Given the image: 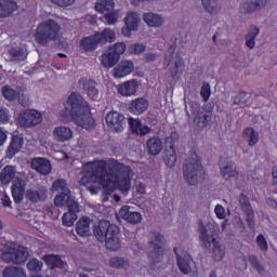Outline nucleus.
I'll use <instances>...</instances> for the list:
<instances>
[{
    "mask_svg": "<svg viewBox=\"0 0 277 277\" xmlns=\"http://www.w3.org/2000/svg\"><path fill=\"white\" fill-rule=\"evenodd\" d=\"M84 176L80 180V185L88 187L92 195L98 194L103 189L105 195L103 201L107 202L109 196L117 188L123 194L131 189V176L133 170L117 160H97L84 164Z\"/></svg>",
    "mask_w": 277,
    "mask_h": 277,
    "instance_id": "f257e3e1",
    "label": "nucleus"
},
{
    "mask_svg": "<svg viewBox=\"0 0 277 277\" xmlns=\"http://www.w3.org/2000/svg\"><path fill=\"white\" fill-rule=\"evenodd\" d=\"M62 120H70L77 127L82 129H94L95 121L92 118L90 104L79 93H71L64 104V109L61 110Z\"/></svg>",
    "mask_w": 277,
    "mask_h": 277,
    "instance_id": "f03ea898",
    "label": "nucleus"
},
{
    "mask_svg": "<svg viewBox=\"0 0 277 277\" xmlns=\"http://www.w3.org/2000/svg\"><path fill=\"white\" fill-rule=\"evenodd\" d=\"M217 233V224L211 220H199L198 221V234L201 247L206 250L212 248V259L214 261H223L226 256V247L217 241L215 235Z\"/></svg>",
    "mask_w": 277,
    "mask_h": 277,
    "instance_id": "7ed1b4c3",
    "label": "nucleus"
},
{
    "mask_svg": "<svg viewBox=\"0 0 277 277\" xmlns=\"http://www.w3.org/2000/svg\"><path fill=\"white\" fill-rule=\"evenodd\" d=\"M94 237L97 241H105L107 250L111 252H117L122 248V242L120 241V227L116 224H111L109 221L102 220L94 227Z\"/></svg>",
    "mask_w": 277,
    "mask_h": 277,
    "instance_id": "20e7f679",
    "label": "nucleus"
},
{
    "mask_svg": "<svg viewBox=\"0 0 277 277\" xmlns=\"http://www.w3.org/2000/svg\"><path fill=\"white\" fill-rule=\"evenodd\" d=\"M184 180L187 185H198L205 179V171L202 170V162L198 154L190 153L184 161L183 166Z\"/></svg>",
    "mask_w": 277,
    "mask_h": 277,
    "instance_id": "39448f33",
    "label": "nucleus"
},
{
    "mask_svg": "<svg viewBox=\"0 0 277 277\" xmlns=\"http://www.w3.org/2000/svg\"><path fill=\"white\" fill-rule=\"evenodd\" d=\"M62 26L54 19H48L38 24L35 31V40L37 44L47 47L49 42H53L60 38Z\"/></svg>",
    "mask_w": 277,
    "mask_h": 277,
    "instance_id": "423d86ee",
    "label": "nucleus"
},
{
    "mask_svg": "<svg viewBox=\"0 0 277 277\" xmlns=\"http://www.w3.org/2000/svg\"><path fill=\"white\" fill-rule=\"evenodd\" d=\"M185 111L187 116H189V111L195 116L193 122L197 129H207L209 122H211V118L213 117V113H211V110L200 107V104L197 102H190L188 106H186Z\"/></svg>",
    "mask_w": 277,
    "mask_h": 277,
    "instance_id": "0eeeda50",
    "label": "nucleus"
},
{
    "mask_svg": "<svg viewBox=\"0 0 277 277\" xmlns=\"http://www.w3.org/2000/svg\"><path fill=\"white\" fill-rule=\"evenodd\" d=\"M2 261L5 263H14L16 265L25 263L29 259V251L25 247L16 246L9 247L1 255Z\"/></svg>",
    "mask_w": 277,
    "mask_h": 277,
    "instance_id": "6e6552de",
    "label": "nucleus"
},
{
    "mask_svg": "<svg viewBox=\"0 0 277 277\" xmlns=\"http://www.w3.org/2000/svg\"><path fill=\"white\" fill-rule=\"evenodd\" d=\"M163 246H166V238L158 232H153L149 236L150 259L154 263H160L163 259Z\"/></svg>",
    "mask_w": 277,
    "mask_h": 277,
    "instance_id": "1a4fd4ad",
    "label": "nucleus"
},
{
    "mask_svg": "<svg viewBox=\"0 0 277 277\" xmlns=\"http://www.w3.org/2000/svg\"><path fill=\"white\" fill-rule=\"evenodd\" d=\"M42 122V113L36 109H26L18 116V124L26 129H34Z\"/></svg>",
    "mask_w": 277,
    "mask_h": 277,
    "instance_id": "9d476101",
    "label": "nucleus"
},
{
    "mask_svg": "<svg viewBox=\"0 0 277 277\" xmlns=\"http://www.w3.org/2000/svg\"><path fill=\"white\" fill-rule=\"evenodd\" d=\"M271 0H242L240 3V14L243 16H252L261 10H265L269 5Z\"/></svg>",
    "mask_w": 277,
    "mask_h": 277,
    "instance_id": "9b49d317",
    "label": "nucleus"
},
{
    "mask_svg": "<svg viewBox=\"0 0 277 277\" xmlns=\"http://www.w3.org/2000/svg\"><path fill=\"white\" fill-rule=\"evenodd\" d=\"M135 70V65H133L132 61H121L114 69H113V77L115 79H122L131 75Z\"/></svg>",
    "mask_w": 277,
    "mask_h": 277,
    "instance_id": "f8f14e48",
    "label": "nucleus"
},
{
    "mask_svg": "<svg viewBox=\"0 0 277 277\" xmlns=\"http://www.w3.org/2000/svg\"><path fill=\"white\" fill-rule=\"evenodd\" d=\"M143 22L147 27L159 29V27H163V25H166V17L159 13L147 12L143 14Z\"/></svg>",
    "mask_w": 277,
    "mask_h": 277,
    "instance_id": "ddd939ff",
    "label": "nucleus"
},
{
    "mask_svg": "<svg viewBox=\"0 0 277 277\" xmlns=\"http://www.w3.org/2000/svg\"><path fill=\"white\" fill-rule=\"evenodd\" d=\"M106 124L113 131H122V124H124V115L118 111H111L106 115Z\"/></svg>",
    "mask_w": 277,
    "mask_h": 277,
    "instance_id": "4468645a",
    "label": "nucleus"
},
{
    "mask_svg": "<svg viewBox=\"0 0 277 277\" xmlns=\"http://www.w3.org/2000/svg\"><path fill=\"white\" fill-rule=\"evenodd\" d=\"M137 88H140V82H137L136 79H132L119 84L117 92L121 94V96H135Z\"/></svg>",
    "mask_w": 277,
    "mask_h": 277,
    "instance_id": "2eb2a0df",
    "label": "nucleus"
},
{
    "mask_svg": "<svg viewBox=\"0 0 277 277\" xmlns=\"http://www.w3.org/2000/svg\"><path fill=\"white\" fill-rule=\"evenodd\" d=\"M30 167L32 170L39 174H42L43 176L51 174V161H49L47 158H34L30 162Z\"/></svg>",
    "mask_w": 277,
    "mask_h": 277,
    "instance_id": "dca6fc26",
    "label": "nucleus"
},
{
    "mask_svg": "<svg viewBox=\"0 0 277 277\" xmlns=\"http://www.w3.org/2000/svg\"><path fill=\"white\" fill-rule=\"evenodd\" d=\"M78 85L79 89L83 90L93 101L98 98V90H96V82L94 80L82 78L79 80Z\"/></svg>",
    "mask_w": 277,
    "mask_h": 277,
    "instance_id": "f3484780",
    "label": "nucleus"
},
{
    "mask_svg": "<svg viewBox=\"0 0 277 277\" xmlns=\"http://www.w3.org/2000/svg\"><path fill=\"white\" fill-rule=\"evenodd\" d=\"M47 194L49 190L47 187H39L38 189H28L26 192V198L34 205H38V202H44L48 198Z\"/></svg>",
    "mask_w": 277,
    "mask_h": 277,
    "instance_id": "a211bd4d",
    "label": "nucleus"
},
{
    "mask_svg": "<svg viewBox=\"0 0 277 277\" xmlns=\"http://www.w3.org/2000/svg\"><path fill=\"white\" fill-rule=\"evenodd\" d=\"M52 135L55 142H70L74 137L72 129L66 126H58L54 128Z\"/></svg>",
    "mask_w": 277,
    "mask_h": 277,
    "instance_id": "6ab92c4d",
    "label": "nucleus"
},
{
    "mask_svg": "<svg viewBox=\"0 0 277 277\" xmlns=\"http://www.w3.org/2000/svg\"><path fill=\"white\" fill-rule=\"evenodd\" d=\"M129 206H123L118 213L121 220H126L129 224H140L142 222V214L140 212H131Z\"/></svg>",
    "mask_w": 277,
    "mask_h": 277,
    "instance_id": "aec40b11",
    "label": "nucleus"
},
{
    "mask_svg": "<svg viewBox=\"0 0 277 277\" xmlns=\"http://www.w3.org/2000/svg\"><path fill=\"white\" fill-rule=\"evenodd\" d=\"M174 252L177 258V265L180 267V272L182 274H189L192 272V266L194 265V261H192V258L187 253H179V249H174Z\"/></svg>",
    "mask_w": 277,
    "mask_h": 277,
    "instance_id": "412c9836",
    "label": "nucleus"
},
{
    "mask_svg": "<svg viewBox=\"0 0 277 277\" xmlns=\"http://www.w3.org/2000/svg\"><path fill=\"white\" fill-rule=\"evenodd\" d=\"M166 62H169V70L173 79L185 70V63L180 56H175L173 60L170 56L166 57Z\"/></svg>",
    "mask_w": 277,
    "mask_h": 277,
    "instance_id": "4be33fe9",
    "label": "nucleus"
},
{
    "mask_svg": "<svg viewBox=\"0 0 277 277\" xmlns=\"http://www.w3.org/2000/svg\"><path fill=\"white\" fill-rule=\"evenodd\" d=\"M92 220L88 216H82L76 224V233L80 237H90L92 235Z\"/></svg>",
    "mask_w": 277,
    "mask_h": 277,
    "instance_id": "5701e85b",
    "label": "nucleus"
},
{
    "mask_svg": "<svg viewBox=\"0 0 277 277\" xmlns=\"http://www.w3.org/2000/svg\"><path fill=\"white\" fill-rule=\"evenodd\" d=\"M119 61L118 54H115L111 48H108L101 56V64L104 68H114Z\"/></svg>",
    "mask_w": 277,
    "mask_h": 277,
    "instance_id": "b1692460",
    "label": "nucleus"
},
{
    "mask_svg": "<svg viewBox=\"0 0 277 277\" xmlns=\"http://www.w3.org/2000/svg\"><path fill=\"white\" fill-rule=\"evenodd\" d=\"M18 10V4L14 0H0V18H8Z\"/></svg>",
    "mask_w": 277,
    "mask_h": 277,
    "instance_id": "393cba45",
    "label": "nucleus"
},
{
    "mask_svg": "<svg viewBox=\"0 0 277 277\" xmlns=\"http://www.w3.org/2000/svg\"><path fill=\"white\" fill-rule=\"evenodd\" d=\"M261 34V28H259L256 25H251L247 34L245 36V47L247 49H254L256 47V37Z\"/></svg>",
    "mask_w": 277,
    "mask_h": 277,
    "instance_id": "a878e982",
    "label": "nucleus"
},
{
    "mask_svg": "<svg viewBox=\"0 0 277 277\" xmlns=\"http://www.w3.org/2000/svg\"><path fill=\"white\" fill-rule=\"evenodd\" d=\"M146 148L148 155L156 157V155H159V153L163 150V142H161V138H159V136L150 137L146 142Z\"/></svg>",
    "mask_w": 277,
    "mask_h": 277,
    "instance_id": "bb28decb",
    "label": "nucleus"
},
{
    "mask_svg": "<svg viewBox=\"0 0 277 277\" xmlns=\"http://www.w3.org/2000/svg\"><path fill=\"white\" fill-rule=\"evenodd\" d=\"M12 196L15 202H22L25 196V182L21 177H16L12 186Z\"/></svg>",
    "mask_w": 277,
    "mask_h": 277,
    "instance_id": "cd10ccee",
    "label": "nucleus"
},
{
    "mask_svg": "<svg viewBox=\"0 0 277 277\" xmlns=\"http://www.w3.org/2000/svg\"><path fill=\"white\" fill-rule=\"evenodd\" d=\"M148 109V100L144 97H137L133 100L130 104V111L135 114V116H141Z\"/></svg>",
    "mask_w": 277,
    "mask_h": 277,
    "instance_id": "c85d7f7f",
    "label": "nucleus"
},
{
    "mask_svg": "<svg viewBox=\"0 0 277 277\" xmlns=\"http://www.w3.org/2000/svg\"><path fill=\"white\" fill-rule=\"evenodd\" d=\"M129 124L134 135H148V133L151 131L149 127L142 124V121H140V119L130 118Z\"/></svg>",
    "mask_w": 277,
    "mask_h": 277,
    "instance_id": "c756f323",
    "label": "nucleus"
},
{
    "mask_svg": "<svg viewBox=\"0 0 277 277\" xmlns=\"http://www.w3.org/2000/svg\"><path fill=\"white\" fill-rule=\"evenodd\" d=\"M98 44H101V41H98V37L96 34L93 36L84 37L80 41V49L82 51H96Z\"/></svg>",
    "mask_w": 277,
    "mask_h": 277,
    "instance_id": "7c9ffc66",
    "label": "nucleus"
},
{
    "mask_svg": "<svg viewBox=\"0 0 277 277\" xmlns=\"http://www.w3.org/2000/svg\"><path fill=\"white\" fill-rule=\"evenodd\" d=\"M201 5L207 14L215 15L222 10V0H201Z\"/></svg>",
    "mask_w": 277,
    "mask_h": 277,
    "instance_id": "2f4dec72",
    "label": "nucleus"
},
{
    "mask_svg": "<svg viewBox=\"0 0 277 277\" xmlns=\"http://www.w3.org/2000/svg\"><path fill=\"white\" fill-rule=\"evenodd\" d=\"M123 21L126 27L133 29V31H137L140 29V23H142V18L137 12H129Z\"/></svg>",
    "mask_w": 277,
    "mask_h": 277,
    "instance_id": "473e14b6",
    "label": "nucleus"
},
{
    "mask_svg": "<svg viewBox=\"0 0 277 277\" xmlns=\"http://www.w3.org/2000/svg\"><path fill=\"white\" fill-rule=\"evenodd\" d=\"M23 137L18 135H14L12 137L11 144L6 149V157L8 159H12L16 153L21 151V148H23Z\"/></svg>",
    "mask_w": 277,
    "mask_h": 277,
    "instance_id": "72a5a7b5",
    "label": "nucleus"
},
{
    "mask_svg": "<svg viewBox=\"0 0 277 277\" xmlns=\"http://www.w3.org/2000/svg\"><path fill=\"white\" fill-rule=\"evenodd\" d=\"M95 35L97 36V40L101 47L107 44V42H116V31L110 28H105L101 32H95Z\"/></svg>",
    "mask_w": 277,
    "mask_h": 277,
    "instance_id": "f704fd0d",
    "label": "nucleus"
},
{
    "mask_svg": "<svg viewBox=\"0 0 277 277\" xmlns=\"http://www.w3.org/2000/svg\"><path fill=\"white\" fill-rule=\"evenodd\" d=\"M221 175L225 181H230V179H237V176H239V172H237L235 163L229 162L225 167L221 168Z\"/></svg>",
    "mask_w": 277,
    "mask_h": 277,
    "instance_id": "c9c22d12",
    "label": "nucleus"
},
{
    "mask_svg": "<svg viewBox=\"0 0 277 277\" xmlns=\"http://www.w3.org/2000/svg\"><path fill=\"white\" fill-rule=\"evenodd\" d=\"M115 5L114 0H96L95 10L100 14H105V12H114Z\"/></svg>",
    "mask_w": 277,
    "mask_h": 277,
    "instance_id": "e433bc0d",
    "label": "nucleus"
},
{
    "mask_svg": "<svg viewBox=\"0 0 277 277\" xmlns=\"http://www.w3.org/2000/svg\"><path fill=\"white\" fill-rule=\"evenodd\" d=\"M16 176V169L12 166H6L0 173V181L4 185H9V183Z\"/></svg>",
    "mask_w": 277,
    "mask_h": 277,
    "instance_id": "4c0bfd02",
    "label": "nucleus"
},
{
    "mask_svg": "<svg viewBox=\"0 0 277 277\" xmlns=\"http://www.w3.org/2000/svg\"><path fill=\"white\" fill-rule=\"evenodd\" d=\"M130 265L129 260L124 258L114 256L109 260V266L113 269H129Z\"/></svg>",
    "mask_w": 277,
    "mask_h": 277,
    "instance_id": "58836bf2",
    "label": "nucleus"
},
{
    "mask_svg": "<svg viewBox=\"0 0 277 277\" xmlns=\"http://www.w3.org/2000/svg\"><path fill=\"white\" fill-rule=\"evenodd\" d=\"M43 261L50 265L52 267V269H55V267L57 269H63L64 267V262L62 260V258H60V255H55V254H49L43 256Z\"/></svg>",
    "mask_w": 277,
    "mask_h": 277,
    "instance_id": "ea45409f",
    "label": "nucleus"
},
{
    "mask_svg": "<svg viewBox=\"0 0 277 277\" xmlns=\"http://www.w3.org/2000/svg\"><path fill=\"white\" fill-rule=\"evenodd\" d=\"M164 163L168 168H174L176 164V150L172 145L164 151Z\"/></svg>",
    "mask_w": 277,
    "mask_h": 277,
    "instance_id": "a19ab883",
    "label": "nucleus"
},
{
    "mask_svg": "<svg viewBox=\"0 0 277 277\" xmlns=\"http://www.w3.org/2000/svg\"><path fill=\"white\" fill-rule=\"evenodd\" d=\"M243 136L249 140V146H256V144H259V132H256L253 128H247L243 131Z\"/></svg>",
    "mask_w": 277,
    "mask_h": 277,
    "instance_id": "79ce46f5",
    "label": "nucleus"
},
{
    "mask_svg": "<svg viewBox=\"0 0 277 277\" xmlns=\"http://www.w3.org/2000/svg\"><path fill=\"white\" fill-rule=\"evenodd\" d=\"M3 277H27V275L25 274V269L21 267L9 266L4 268Z\"/></svg>",
    "mask_w": 277,
    "mask_h": 277,
    "instance_id": "37998d69",
    "label": "nucleus"
},
{
    "mask_svg": "<svg viewBox=\"0 0 277 277\" xmlns=\"http://www.w3.org/2000/svg\"><path fill=\"white\" fill-rule=\"evenodd\" d=\"M247 261L250 263L251 267L255 269L258 274H263L265 272V266L261 264V261H259V258L256 255H249L247 258Z\"/></svg>",
    "mask_w": 277,
    "mask_h": 277,
    "instance_id": "c03bdc74",
    "label": "nucleus"
},
{
    "mask_svg": "<svg viewBox=\"0 0 277 277\" xmlns=\"http://www.w3.org/2000/svg\"><path fill=\"white\" fill-rule=\"evenodd\" d=\"M72 197H70V190L69 192H65V193H61L60 195H57L54 198V205L55 207H64L65 205H68V201L71 199Z\"/></svg>",
    "mask_w": 277,
    "mask_h": 277,
    "instance_id": "a18cd8bd",
    "label": "nucleus"
},
{
    "mask_svg": "<svg viewBox=\"0 0 277 277\" xmlns=\"http://www.w3.org/2000/svg\"><path fill=\"white\" fill-rule=\"evenodd\" d=\"M51 190L52 192H62V193L70 192V189H68V184L66 183V180H64V179H58V180L54 181L52 184Z\"/></svg>",
    "mask_w": 277,
    "mask_h": 277,
    "instance_id": "49530a36",
    "label": "nucleus"
},
{
    "mask_svg": "<svg viewBox=\"0 0 277 277\" xmlns=\"http://www.w3.org/2000/svg\"><path fill=\"white\" fill-rule=\"evenodd\" d=\"M9 55L15 61V62H21L27 57V54L25 53L24 49L21 48H12L9 51Z\"/></svg>",
    "mask_w": 277,
    "mask_h": 277,
    "instance_id": "de8ad7c7",
    "label": "nucleus"
},
{
    "mask_svg": "<svg viewBox=\"0 0 277 277\" xmlns=\"http://www.w3.org/2000/svg\"><path fill=\"white\" fill-rule=\"evenodd\" d=\"M2 95L6 101H15V98L18 96V91L12 89L10 85H4L2 88Z\"/></svg>",
    "mask_w": 277,
    "mask_h": 277,
    "instance_id": "09e8293b",
    "label": "nucleus"
},
{
    "mask_svg": "<svg viewBox=\"0 0 277 277\" xmlns=\"http://www.w3.org/2000/svg\"><path fill=\"white\" fill-rule=\"evenodd\" d=\"M43 265L44 263H42V261L38 259H31L27 263V268L29 269V272L38 273V272H42Z\"/></svg>",
    "mask_w": 277,
    "mask_h": 277,
    "instance_id": "8fccbe9b",
    "label": "nucleus"
},
{
    "mask_svg": "<svg viewBox=\"0 0 277 277\" xmlns=\"http://www.w3.org/2000/svg\"><path fill=\"white\" fill-rule=\"evenodd\" d=\"M238 200L240 209L243 211V213L252 211V205H250V199H248V196H246V194H240Z\"/></svg>",
    "mask_w": 277,
    "mask_h": 277,
    "instance_id": "3c124183",
    "label": "nucleus"
},
{
    "mask_svg": "<svg viewBox=\"0 0 277 277\" xmlns=\"http://www.w3.org/2000/svg\"><path fill=\"white\" fill-rule=\"evenodd\" d=\"M250 101V95L246 92H240L235 98L233 105H238L239 107H243Z\"/></svg>",
    "mask_w": 277,
    "mask_h": 277,
    "instance_id": "603ef678",
    "label": "nucleus"
},
{
    "mask_svg": "<svg viewBox=\"0 0 277 277\" xmlns=\"http://www.w3.org/2000/svg\"><path fill=\"white\" fill-rule=\"evenodd\" d=\"M77 214L71 212H65L62 220L64 226H72L77 222Z\"/></svg>",
    "mask_w": 277,
    "mask_h": 277,
    "instance_id": "864d4df0",
    "label": "nucleus"
},
{
    "mask_svg": "<svg viewBox=\"0 0 277 277\" xmlns=\"http://www.w3.org/2000/svg\"><path fill=\"white\" fill-rule=\"evenodd\" d=\"M109 49H113V53H115V55L120 58V56L127 51V44L124 42H118L114 45H110Z\"/></svg>",
    "mask_w": 277,
    "mask_h": 277,
    "instance_id": "5fc2aeb1",
    "label": "nucleus"
},
{
    "mask_svg": "<svg viewBox=\"0 0 277 277\" xmlns=\"http://www.w3.org/2000/svg\"><path fill=\"white\" fill-rule=\"evenodd\" d=\"M255 241L261 252H267V250H269V246L267 245V240L263 234H260Z\"/></svg>",
    "mask_w": 277,
    "mask_h": 277,
    "instance_id": "6e6d98bb",
    "label": "nucleus"
},
{
    "mask_svg": "<svg viewBox=\"0 0 277 277\" xmlns=\"http://www.w3.org/2000/svg\"><path fill=\"white\" fill-rule=\"evenodd\" d=\"M67 208L68 211L67 213H75L77 215V213H79V211H81L79 209V203L77 201H75V199H69V201L67 202Z\"/></svg>",
    "mask_w": 277,
    "mask_h": 277,
    "instance_id": "4d7b16f0",
    "label": "nucleus"
},
{
    "mask_svg": "<svg viewBox=\"0 0 277 277\" xmlns=\"http://www.w3.org/2000/svg\"><path fill=\"white\" fill-rule=\"evenodd\" d=\"M104 18L107 25H116V22L118 21V13L109 11L104 15Z\"/></svg>",
    "mask_w": 277,
    "mask_h": 277,
    "instance_id": "13d9d810",
    "label": "nucleus"
},
{
    "mask_svg": "<svg viewBox=\"0 0 277 277\" xmlns=\"http://www.w3.org/2000/svg\"><path fill=\"white\" fill-rule=\"evenodd\" d=\"M146 51V45L134 43L130 47V53H134V55H140Z\"/></svg>",
    "mask_w": 277,
    "mask_h": 277,
    "instance_id": "bf43d9fd",
    "label": "nucleus"
},
{
    "mask_svg": "<svg viewBox=\"0 0 277 277\" xmlns=\"http://www.w3.org/2000/svg\"><path fill=\"white\" fill-rule=\"evenodd\" d=\"M17 97H18V103L23 107L29 106V96L25 95V92L23 91H17Z\"/></svg>",
    "mask_w": 277,
    "mask_h": 277,
    "instance_id": "052dcab7",
    "label": "nucleus"
},
{
    "mask_svg": "<svg viewBox=\"0 0 277 277\" xmlns=\"http://www.w3.org/2000/svg\"><path fill=\"white\" fill-rule=\"evenodd\" d=\"M0 122L1 124L10 122V110L6 108L0 107Z\"/></svg>",
    "mask_w": 277,
    "mask_h": 277,
    "instance_id": "680f3d73",
    "label": "nucleus"
},
{
    "mask_svg": "<svg viewBox=\"0 0 277 277\" xmlns=\"http://www.w3.org/2000/svg\"><path fill=\"white\" fill-rule=\"evenodd\" d=\"M200 94L203 98V101L207 103L211 96V87L209 84H203L200 91Z\"/></svg>",
    "mask_w": 277,
    "mask_h": 277,
    "instance_id": "e2e57ef3",
    "label": "nucleus"
},
{
    "mask_svg": "<svg viewBox=\"0 0 277 277\" xmlns=\"http://www.w3.org/2000/svg\"><path fill=\"white\" fill-rule=\"evenodd\" d=\"M214 213L219 220H224L226 217V210L224 209V206L217 205L214 209Z\"/></svg>",
    "mask_w": 277,
    "mask_h": 277,
    "instance_id": "0e129e2a",
    "label": "nucleus"
},
{
    "mask_svg": "<svg viewBox=\"0 0 277 277\" xmlns=\"http://www.w3.org/2000/svg\"><path fill=\"white\" fill-rule=\"evenodd\" d=\"M245 213L247 215V224L249 225V227L254 228V210H249L248 212Z\"/></svg>",
    "mask_w": 277,
    "mask_h": 277,
    "instance_id": "69168bd1",
    "label": "nucleus"
},
{
    "mask_svg": "<svg viewBox=\"0 0 277 277\" xmlns=\"http://www.w3.org/2000/svg\"><path fill=\"white\" fill-rule=\"evenodd\" d=\"M52 2L61 8H68V5H72V3H75V0H52Z\"/></svg>",
    "mask_w": 277,
    "mask_h": 277,
    "instance_id": "338daca9",
    "label": "nucleus"
},
{
    "mask_svg": "<svg viewBox=\"0 0 277 277\" xmlns=\"http://www.w3.org/2000/svg\"><path fill=\"white\" fill-rule=\"evenodd\" d=\"M234 222L237 226V228H239V230H241L243 233V230H246V223H243V220L240 219V216H236L234 219Z\"/></svg>",
    "mask_w": 277,
    "mask_h": 277,
    "instance_id": "774afa93",
    "label": "nucleus"
}]
</instances>
